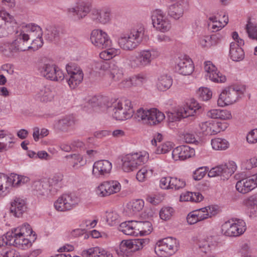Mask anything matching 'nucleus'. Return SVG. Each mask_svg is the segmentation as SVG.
Returning <instances> with one entry per match:
<instances>
[{
  "instance_id": "f257e3e1",
  "label": "nucleus",
  "mask_w": 257,
  "mask_h": 257,
  "mask_svg": "<svg viewBox=\"0 0 257 257\" xmlns=\"http://www.w3.org/2000/svg\"><path fill=\"white\" fill-rule=\"evenodd\" d=\"M88 104L93 108L98 106L102 109H108L112 112L113 117L118 120L130 118L134 113L132 102L129 100H116L110 103L106 97L94 96L89 100Z\"/></svg>"
},
{
  "instance_id": "f03ea898",
  "label": "nucleus",
  "mask_w": 257,
  "mask_h": 257,
  "mask_svg": "<svg viewBox=\"0 0 257 257\" xmlns=\"http://www.w3.org/2000/svg\"><path fill=\"white\" fill-rule=\"evenodd\" d=\"M119 229L124 234L138 236L146 235L150 234L152 229V223L148 221H129L122 222L119 225Z\"/></svg>"
},
{
  "instance_id": "7ed1b4c3",
  "label": "nucleus",
  "mask_w": 257,
  "mask_h": 257,
  "mask_svg": "<svg viewBox=\"0 0 257 257\" xmlns=\"http://www.w3.org/2000/svg\"><path fill=\"white\" fill-rule=\"evenodd\" d=\"M145 34V30L140 27L134 29L128 34L121 35L118 39L119 47L126 51H132L141 43Z\"/></svg>"
},
{
  "instance_id": "20e7f679",
  "label": "nucleus",
  "mask_w": 257,
  "mask_h": 257,
  "mask_svg": "<svg viewBox=\"0 0 257 257\" xmlns=\"http://www.w3.org/2000/svg\"><path fill=\"white\" fill-rule=\"evenodd\" d=\"M160 55V52L157 49L151 48L141 50L138 55L130 60L131 67L135 69H144L150 66L152 61Z\"/></svg>"
},
{
  "instance_id": "39448f33",
  "label": "nucleus",
  "mask_w": 257,
  "mask_h": 257,
  "mask_svg": "<svg viewBox=\"0 0 257 257\" xmlns=\"http://www.w3.org/2000/svg\"><path fill=\"white\" fill-rule=\"evenodd\" d=\"M37 69L41 75L54 81H62L64 78L62 70L46 59H43L37 64Z\"/></svg>"
},
{
  "instance_id": "423d86ee",
  "label": "nucleus",
  "mask_w": 257,
  "mask_h": 257,
  "mask_svg": "<svg viewBox=\"0 0 257 257\" xmlns=\"http://www.w3.org/2000/svg\"><path fill=\"white\" fill-rule=\"evenodd\" d=\"M149 158V154L145 151L127 154L122 159V169L125 172L133 171L146 163Z\"/></svg>"
},
{
  "instance_id": "0eeeda50",
  "label": "nucleus",
  "mask_w": 257,
  "mask_h": 257,
  "mask_svg": "<svg viewBox=\"0 0 257 257\" xmlns=\"http://www.w3.org/2000/svg\"><path fill=\"white\" fill-rule=\"evenodd\" d=\"M135 118L138 121H142L145 123L156 125L162 121L165 116L157 108L145 109L141 108L138 109L135 114Z\"/></svg>"
},
{
  "instance_id": "6e6552de",
  "label": "nucleus",
  "mask_w": 257,
  "mask_h": 257,
  "mask_svg": "<svg viewBox=\"0 0 257 257\" xmlns=\"http://www.w3.org/2000/svg\"><path fill=\"white\" fill-rule=\"evenodd\" d=\"M201 108V106L196 100L191 99L183 107L179 108L175 113L168 112L167 115L169 121L173 122L182 118L193 116Z\"/></svg>"
},
{
  "instance_id": "1a4fd4ad",
  "label": "nucleus",
  "mask_w": 257,
  "mask_h": 257,
  "mask_svg": "<svg viewBox=\"0 0 257 257\" xmlns=\"http://www.w3.org/2000/svg\"><path fill=\"white\" fill-rule=\"evenodd\" d=\"M243 93V89L239 86L232 85L224 89L220 93L217 100L219 106H224L236 102Z\"/></svg>"
},
{
  "instance_id": "9d476101",
  "label": "nucleus",
  "mask_w": 257,
  "mask_h": 257,
  "mask_svg": "<svg viewBox=\"0 0 257 257\" xmlns=\"http://www.w3.org/2000/svg\"><path fill=\"white\" fill-rule=\"evenodd\" d=\"M149 243L148 238H138L122 240L119 245L118 254L122 256H128L131 252L143 248Z\"/></svg>"
},
{
  "instance_id": "9b49d317",
  "label": "nucleus",
  "mask_w": 257,
  "mask_h": 257,
  "mask_svg": "<svg viewBox=\"0 0 257 257\" xmlns=\"http://www.w3.org/2000/svg\"><path fill=\"white\" fill-rule=\"evenodd\" d=\"M246 229L245 222L242 219L225 222L221 226V232L224 235L236 237L243 234Z\"/></svg>"
},
{
  "instance_id": "f8f14e48",
  "label": "nucleus",
  "mask_w": 257,
  "mask_h": 257,
  "mask_svg": "<svg viewBox=\"0 0 257 257\" xmlns=\"http://www.w3.org/2000/svg\"><path fill=\"white\" fill-rule=\"evenodd\" d=\"M80 202L79 198L73 193L63 194L54 202L55 208L58 211L70 210Z\"/></svg>"
},
{
  "instance_id": "ddd939ff",
  "label": "nucleus",
  "mask_w": 257,
  "mask_h": 257,
  "mask_svg": "<svg viewBox=\"0 0 257 257\" xmlns=\"http://www.w3.org/2000/svg\"><path fill=\"white\" fill-rule=\"evenodd\" d=\"M178 248L179 242L176 239L168 237L157 242L155 251L158 255L163 256L164 253L171 255L176 252L178 250Z\"/></svg>"
},
{
  "instance_id": "4468645a",
  "label": "nucleus",
  "mask_w": 257,
  "mask_h": 257,
  "mask_svg": "<svg viewBox=\"0 0 257 257\" xmlns=\"http://www.w3.org/2000/svg\"><path fill=\"white\" fill-rule=\"evenodd\" d=\"M66 69L69 76L66 79L68 84L70 88L74 89L83 79L84 74L82 70L76 64L72 63L68 64L66 66Z\"/></svg>"
},
{
  "instance_id": "2eb2a0df",
  "label": "nucleus",
  "mask_w": 257,
  "mask_h": 257,
  "mask_svg": "<svg viewBox=\"0 0 257 257\" xmlns=\"http://www.w3.org/2000/svg\"><path fill=\"white\" fill-rule=\"evenodd\" d=\"M151 19L154 27L161 32H168L171 29L170 21L160 9H156L151 12Z\"/></svg>"
},
{
  "instance_id": "dca6fc26",
  "label": "nucleus",
  "mask_w": 257,
  "mask_h": 257,
  "mask_svg": "<svg viewBox=\"0 0 257 257\" xmlns=\"http://www.w3.org/2000/svg\"><path fill=\"white\" fill-rule=\"evenodd\" d=\"M236 169V166L234 162H229L228 164H222L212 168L208 172L209 177L220 176L221 179H228Z\"/></svg>"
},
{
  "instance_id": "f3484780",
  "label": "nucleus",
  "mask_w": 257,
  "mask_h": 257,
  "mask_svg": "<svg viewBox=\"0 0 257 257\" xmlns=\"http://www.w3.org/2000/svg\"><path fill=\"white\" fill-rule=\"evenodd\" d=\"M231 36L235 42H232L230 44V58L234 61H241L244 57V52L241 47L244 45V41L239 38L238 34L236 32H233Z\"/></svg>"
},
{
  "instance_id": "a211bd4d",
  "label": "nucleus",
  "mask_w": 257,
  "mask_h": 257,
  "mask_svg": "<svg viewBox=\"0 0 257 257\" xmlns=\"http://www.w3.org/2000/svg\"><path fill=\"white\" fill-rule=\"evenodd\" d=\"M228 126L226 122H221L214 120L202 122L199 124V127L202 133L205 135H214L224 131Z\"/></svg>"
},
{
  "instance_id": "6ab92c4d",
  "label": "nucleus",
  "mask_w": 257,
  "mask_h": 257,
  "mask_svg": "<svg viewBox=\"0 0 257 257\" xmlns=\"http://www.w3.org/2000/svg\"><path fill=\"white\" fill-rule=\"evenodd\" d=\"M90 40L95 47L103 49L111 46V41L107 34L101 30H93L91 33Z\"/></svg>"
},
{
  "instance_id": "aec40b11",
  "label": "nucleus",
  "mask_w": 257,
  "mask_h": 257,
  "mask_svg": "<svg viewBox=\"0 0 257 257\" xmlns=\"http://www.w3.org/2000/svg\"><path fill=\"white\" fill-rule=\"evenodd\" d=\"M23 32H26L29 34V37L34 35L36 33L37 38L33 40L31 46L27 47V49H33L34 51L37 50L43 46V42L42 38V32L40 27L33 24H30L23 26Z\"/></svg>"
},
{
  "instance_id": "412c9836",
  "label": "nucleus",
  "mask_w": 257,
  "mask_h": 257,
  "mask_svg": "<svg viewBox=\"0 0 257 257\" xmlns=\"http://www.w3.org/2000/svg\"><path fill=\"white\" fill-rule=\"evenodd\" d=\"M100 69L103 70H108L109 76L114 82H118L123 77V70L119 67L114 62L102 61L100 64Z\"/></svg>"
},
{
  "instance_id": "4be33fe9",
  "label": "nucleus",
  "mask_w": 257,
  "mask_h": 257,
  "mask_svg": "<svg viewBox=\"0 0 257 257\" xmlns=\"http://www.w3.org/2000/svg\"><path fill=\"white\" fill-rule=\"evenodd\" d=\"M111 169L112 164L108 160L97 161L93 164L92 175L95 178H102L110 173Z\"/></svg>"
},
{
  "instance_id": "5701e85b",
  "label": "nucleus",
  "mask_w": 257,
  "mask_h": 257,
  "mask_svg": "<svg viewBox=\"0 0 257 257\" xmlns=\"http://www.w3.org/2000/svg\"><path fill=\"white\" fill-rule=\"evenodd\" d=\"M204 68L207 79H209L211 81L217 83H223L226 81L225 76L218 71L215 66L211 61L205 62Z\"/></svg>"
},
{
  "instance_id": "b1692460",
  "label": "nucleus",
  "mask_w": 257,
  "mask_h": 257,
  "mask_svg": "<svg viewBox=\"0 0 257 257\" xmlns=\"http://www.w3.org/2000/svg\"><path fill=\"white\" fill-rule=\"evenodd\" d=\"M111 11L107 7L95 8L91 11L92 20L98 23L105 24L111 20Z\"/></svg>"
},
{
  "instance_id": "393cba45",
  "label": "nucleus",
  "mask_w": 257,
  "mask_h": 257,
  "mask_svg": "<svg viewBox=\"0 0 257 257\" xmlns=\"http://www.w3.org/2000/svg\"><path fill=\"white\" fill-rule=\"evenodd\" d=\"M257 175H252L249 177L242 179L237 182L236 189L240 193L245 194L257 186Z\"/></svg>"
},
{
  "instance_id": "a878e982",
  "label": "nucleus",
  "mask_w": 257,
  "mask_h": 257,
  "mask_svg": "<svg viewBox=\"0 0 257 257\" xmlns=\"http://www.w3.org/2000/svg\"><path fill=\"white\" fill-rule=\"evenodd\" d=\"M194 66L191 59L187 56L179 58L176 66V71L183 75H189L194 71Z\"/></svg>"
},
{
  "instance_id": "bb28decb",
  "label": "nucleus",
  "mask_w": 257,
  "mask_h": 257,
  "mask_svg": "<svg viewBox=\"0 0 257 257\" xmlns=\"http://www.w3.org/2000/svg\"><path fill=\"white\" fill-rule=\"evenodd\" d=\"M194 155V150L186 145L178 146L172 152V159L175 161L185 160Z\"/></svg>"
},
{
  "instance_id": "cd10ccee",
  "label": "nucleus",
  "mask_w": 257,
  "mask_h": 257,
  "mask_svg": "<svg viewBox=\"0 0 257 257\" xmlns=\"http://www.w3.org/2000/svg\"><path fill=\"white\" fill-rule=\"evenodd\" d=\"M75 123L74 118L72 115H66L55 120L53 128L59 132H68Z\"/></svg>"
},
{
  "instance_id": "c85d7f7f",
  "label": "nucleus",
  "mask_w": 257,
  "mask_h": 257,
  "mask_svg": "<svg viewBox=\"0 0 257 257\" xmlns=\"http://www.w3.org/2000/svg\"><path fill=\"white\" fill-rule=\"evenodd\" d=\"M91 5L86 2H80L74 7L69 9V12L78 20L85 18L90 12Z\"/></svg>"
},
{
  "instance_id": "c756f323",
  "label": "nucleus",
  "mask_w": 257,
  "mask_h": 257,
  "mask_svg": "<svg viewBox=\"0 0 257 257\" xmlns=\"http://www.w3.org/2000/svg\"><path fill=\"white\" fill-rule=\"evenodd\" d=\"M26 209L27 203L25 199L16 197L11 202L10 211L15 217L21 216Z\"/></svg>"
},
{
  "instance_id": "7c9ffc66",
  "label": "nucleus",
  "mask_w": 257,
  "mask_h": 257,
  "mask_svg": "<svg viewBox=\"0 0 257 257\" xmlns=\"http://www.w3.org/2000/svg\"><path fill=\"white\" fill-rule=\"evenodd\" d=\"M187 4L184 1H180L171 5L168 10L169 15L175 19H179L183 16Z\"/></svg>"
},
{
  "instance_id": "2f4dec72",
  "label": "nucleus",
  "mask_w": 257,
  "mask_h": 257,
  "mask_svg": "<svg viewBox=\"0 0 257 257\" xmlns=\"http://www.w3.org/2000/svg\"><path fill=\"white\" fill-rule=\"evenodd\" d=\"M33 188L37 193L41 196L51 195L50 187L47 180H40L36 181L33 183Z\"/></svg>"
},
{
  "instance_id": "473e14b6",
  "label": "nucleus",
  "mask_w": 257,
  "mask_h": 257,
  "mask_svg": "<svg viewBox=\"0 0 257 257\" xmlns=\"http://www.w3.org/2000/svg\"><path fill=\"white\" fill-rule=\"evenodd\" d=\"M63 177L62 174L57 173L47 180L50 187L51 195L55 194L62 187Z\"/></svg>"
},
{
  "instance_id": "72a5a7b5",
  "label": "nucleus",
  "mask_w": 257,
  "mask_h": 257,
  "mask_svg": "<svg viewBox=\"0 0 257 257\" xmlns=\"http://www.w3.org/2000/svg\"><path fill=\"white\" fill-rule=\"evenodd\" d=\"M13 245L22 249H26L30 247L32 242L27 236L13 233Z\"/></svg>"
},
{
  "instance_id": "f704fd0d",
  "label": "nucleus",
  "mask_w": 257,
  "mask_h": 257,
  "mask_svg": "<svg viewBox=\"0 0 257 257\" xmlns=\"http://www.w3.org/2000/svg\"><path fill=\"white\" fill-rule=\"evenodd\" d=\"M173 80L170 76L163 74L158 77L156 86L160 91H166L172 86Z\"/></svg>"
},
{
  "instance_id": "c9c22d12",
  "label": "nucleus",
  "mask_w": 257,
  "mask_h": 257,
  "mask_svg": "<svg viewBox=\"0 0 257 257\" xmlns=\"http://www.w3.org/2000/svg\"><path fill=\"white\" fill-rule=\"evenodd\" d=\"M54 96V93L49 87L44 86L37 92L36 97L41 101L48 102L51 101Z\"/></svg>"
},
{
  "instance_id": "e433bc0d",
  "label": "nucleus",
  "mask_w": 257,
  "mask_h": 257,
  "mask_svg": "<svg viewBox=\"0 0 257 257\" xmlns=\"http://www.w3.org/2000/svg\"><path fill=\"white\" fill-rule=\"evenodd\" d=\"M83 254L85 257H112L110 252L98 247L90 248L84 251Z\"/></svg>"
},
{
  "instance_id": "4c0bfd02",
  "label": "nucleus",
  "mask_w": 257,
  "mask_h": 257,
  "mask_svg": "<svg viewBox=\"0 0 257 257\" xmlns=\"http://www.w3.org/2000/svg\"><path fill=\"white\" fill-rule=\"evenodd\" d=\"M1 15L4 16H2V18H0V38L5 37L10 33V32H7L6 27L8 28V25L13 19L8 13H4Z\"/></svg>"
},
{
  "instance_id": "58836bf2",
  "label": "nucleus",
  "mask_w": 257,
  "mask_h": 257,
  "mask_svg": "<svg viewBox=\"0 0 257 257\" xmlns=\"http://www.w3.org/2000/svg\"><path fill=\"white\" fill-rule=\"evenodd\" d=\"M11 230L15 234H19L25 236L31 235L33 233V230L30 225L26 223L16 228H13Z\"/></svg>"
},
{
  "instance_id": "ea45409f",
  "label": "nucleus",
  "mask_w": 257,
  "mask_h": 257,
  "mask_svg": "<svg viewBox=\"0 0 257 257\" xmlns=\"http://www.w3.org/2000/svg\"><path fill=\"white\" fill-rule=\"evenodd\" d=\"M106 221L109 226H114L118 224L120 221V217L118 213L113 210L105 212Z\"/></svg>"
},
{
  "instance_id": "a19ab883",
  "label": "nucleus",
  "mask_w": 257,
  "mask_h": 257,
  "mask_svg": "<svg viewBox=\"0 0 257 257\" xmlns=\"http://www.w3.org/2000/svg\"><path fill=\"white\" fill-rule=\"evenodd\" d=\"M153 170L144 167L140 169L137 173L136 178L141 182H143L153 175Z\"/></svg>"
},
{
  "instance_id": "79ce46f5",
  "label": "nucleus",
  "mask_w": 257,
  "mask_h": 257,
  "mask_svg": "<svg viewBox=\"0 0 257 257\" xmlns=\"http://www.w3.org/2000/svg\"><path fill=\"white\" fill-rule=\"evenodd\" d=\"M212 148L215 150H224L228 148L229 143L225 139L215 138L211 140Z\"/></svg>"
},
{
  "instance_id": "37998d69",
  "label": "nucleus",
  "mask_w": 257,
  "mask_h": 257,
  "mask_svg": "<svg viewBox=\"0 0 257 257\" xmlns=\"http://www.w3.org/2000/svg\"><path fill=\"white\" fill-rule=\"evenodd\" d=\"M107 181L101 183L96 188L95 193L100 197H105L110 195Z\"/></svg>"
},
{
  "instance_id": "c03bdc74",
  "label": "nucleus",
  "mask_w": 257,
  "mask_h": 257,
  "mask_svg": "<svg viewBox=\"0 0 257 257\" xmlns=\"http://www.w3.org/2000/svg\"><path fill=\"white\" fill-rule=\"evenodd\" d=\"M120 52V49L111 48L102 51L99 54V57L104 60H108L115 56L118 55Z\"/></svg>"
},
{
  "instance_id": "a18cd8bd",
  "label": "nucleus",
  "mask_w": 257,
  "mask_h": 257,
  "mask_svg": "<svg viewBox=\"0 0 257 257\" xmlns=\"http://www.w3.org/2000/svg\"><path fill=\"white\" fill-rule=\"evenodd\" d=\"M246 206L250 217L257 216V201L253 198H249L246 201Z\"/></svg>"
},
{
  "instance_id": "49530a36",
  "label": "nucleus",
  "mask_w": 257,
  "mask_h": 257,
  "mask_svg": "<svg viewBox=\"0 0 257 257\" xmlns=\"http://www.w3.org/2000/svg\"><path fill=\"white\" fill-rule=\"evenodd\" d=\"M144 206V202L142 199L133 200L127 204V208L132 213L135 214L142 210Z\"/></svg>"
},
{
  "instance_id": "de8ad7c7",
  "label": "nucleus",
  "mask_w": 257,
  "mask_h": 257,
  "mask_svg": "<svg viewBox=\"0 0 257 257\" xmlns=\"http://www.w3.org/2000/svg\"><path fill=\"white\" fill-rule=\"evenodd\" d=\"M59 32L55 27H49L45 31V38L49 41H53L58 37Z\"/></svg>"
},
{
  "instance_id": "09e8293b",
  "label": "nucleus",
  "mask_w": 257,
  "mask_h": 257,
  "mask_svg": "<svg viewBox=\"0 0 257 257\" xmlns=\"http://www.w3.org/2000/svg\"><path fill=\"white\" fill-rule=\"evenodd\" d=\"M173 148V144L170 142H166L159 145L156 150V153L157 154H166L172 150Z\"/></svg>"
},
{
  "instance_id": "8fccbe9b",
  "label": "nucleus",
  "mask_w": 257,
  "mask_h": 257,
  "mask_svg": "<svg viewBox=\"0 0 257 257\" xmlns=\"http://www.w3.org/2000/svg\"><path fill=\"white\" fill-rule=\"evenodd\" d=\"M6 182L5 184H7L9 187L10 186L13 187H18L21 185V180H19V175L17 174H11L9 177L6 176Z\"/></svg>"
},
{
  "instance_id": "3c124183",
  "label": "nucleus",
  "mask_w": 257,
  "mask_h": 257,
  "mask_svg": "<svg viewBox=\"0 0 257 257\" xmlns=\"http://www.w3.org/2000/svg\"><path fill=\"white\" fill-rule=\"evenodd\" d=\"M186 181L183 178L172 177L171 189L176 190L184 188L186 186Z\"/></svg>"
},
{
  "instance_id": "603ef678",
  "label": "nucleus",
  "mask_w": 257,
  "mask_h": 257,
  "mask_svg": "<svg viewBox=\"0 0 257 257\" xmlns=\"http://www.w3.org/2000/svg\"><path fill=\"white\" fill-rule=\"evenodd\" d=\"M65 158L67 160L68 163L71 164L74 169L78 168V163H80L82 161V158L76 154L67 155Z\"/></svg>"
},
{
  "instance_id": "864d4df0",
  "label": "nucleus",
  "mask_w": 257,
  "mask_h": 257,
  "mask_svg": "<svg viewBox=\"0 0 257 257\" xmlns=\"http://www.w3.org/2000/svg\"><path fill=\"white\" fill-rule=\"evenodd\" d=\"M13 233L12 230L7 232L5 234L0 237V247L9 245H13Z\"/></svg>"
},
{
  "instance_id": "5fc2aeb1",
  "label": "nucleus",
  "mask_w": 257,
  "mask_h": 257,
  "mask_svg": "<svg viewBox=\"0 0 257 257\" xmlns=\"http://www.w3.org/2000/svg\"><path fill=\"white\" fill-rule=\"evenodd\" d=\"M246 32L248 37L253 40H257V26L248 22L246 25Z\"/></svg>"
},
{
  "instance_id": "6e6d98bb",
  "label": "nucleus",
  "mask_w": 257,
  "mask_h": 257,
  "mask_svg": "<svg viewBox=\"0 0 257 257\" xmlns=\"http://www.w3.org/2000/svg\"><path fill=\"white\" fill-rule=\"evenodd\" d=\"M18 41L16 39L9 46V51L11 55H14V54L18 53L20 51H25L27 50V47H21L20 45L17 43Z\"/></svg>"
},
{
  "instance_id": "4d7b16f0",
  "label": "nucleus",
  "mask_w": 257,
  "mask_h": 257,
  "mask_svg": "<svg viewBox=\"0 0 257 257\" xmlns=\"http://www.w3.org/2000/svg\"><path fill=\"white\" fill-rule=\"evenodd\" d=\"M174 212L173 208L170 207H163L160 211V218L164 220H167L171 218Z\"/></svg>"
},
{
  "instance_id": "13d9d810",
  "label": "nucleus",
  "mask_w": 257,
  "mask_h": 257,
  "mask_svg": "<svg viewBox=\"0 0 257 257\" xmlns=\"http://www.w3.org/2000/svg\"><path fill=\"white\" fill-rule=\"evenodd\" d=\"M199 98L203 100L207 101L212 96V92L207 87L200 88L198 91Z\"/></svg>"
},
{
  "instance_id": "bf43d9fd",
  "label": "nucleus",
  "mask_w": 257,
  "mask_h": 257,
  "mask_svg": "<svg viewBox=\"0 0 257 257\" xmlns=\"http://www.w3.org/2000/svg\"><path fill=\"white\" fill-rule=\"evenodd\" d=\"M107 181L109 185L108 187L110 195L116 193L120 191L121 189V185L117 181L110 180Z\"/></svg>"
},
{
  "instance_id": "052dcab7",
  "label": "nucleus",
  "mask_w": 257,
  "mask_h": 257,
  "mask_svg": "<svg viewBox=\"0 0 257 257\" xmlns=\"http://www.w3.org/2000/svg\"><path fill=\"white\" fill-rule=\"evenodd\" d=\"M29 39V34L26 32H23V27H22V30L19 35V38L16 39V41H18V43L21 46V47H25V43Z\"/></svg>"
},
{
  "instance_id": "680f3d73",
  "label": "nucleus",
  "mask_w": 257,
  "mask_h": 257,
  "mask_svg": "<svg viewBox=\"0 0 257 257\" xmlns=\"http://www.w3.org/2000/svg\"><path fill=\"white\" fill-rule=\"evenodd\" d=\"M206 167H200L197 169L194 172L193 179L195 180H200L206 174Z\"/></svg>"
},
{
  "instance_id": "e2e57ef3",
  "label": "nucleus",
  "mask_w": 257,
  "mask_h": 257,
  "mask_svg": "<svg viewBox=\"0 0 257 257\" xmlns=\"http://www.w3.org/2000/svg\"><path fill=\"white\" fill-rule=\"evenodd\" d=\"M200 221L209 218V213L205 207L195 210Z\"/></svg>"
},
{
  "instance_id": "0e129e2a",
  "label": "nucleus",
  "mask_w": 257,
  "mask_h": 257,
  "mask_svg": "<svg viewBox=\"0 0 257 257\" xmlns=\"http://www.w3.org/2000/svg\"><path fill=\"white\" fill-rule=\"evenodd\" d=\"M172 177H163L160 181V186L164 189H171Z\"/></svg>"
},
{
  "instance_id": "69168bd1",
  "label": "nucleus",
  "mask_w": 257,
  "mask_h": 257,
  "mask_svg": "<svg viewBox=\"0 0 257 257\" xmlns=\"http://www.w3.org/2000/svg\"><path fill=\"white\" fill-rule=\"evenodd\" d=\"M246 140L250 144H254L257 142V128L253 129L248 133Z\"/></svg>"
},
{
  "instance_id": "338daca9",
  "label": "nucleus",
  "mask_w": 257,
  "mask_h": 257,
  "mask_svg": "<svg viewBox=\"0 0 257 257\" xmlns=\"http://www.w3.org/2000/svg\"><path fill=\"white\" fill-rule=\"evenodd\" d=\"M134 85H141L144 83L146 81V77L142 75H137L132 77Z\"/></svg>"
},
{
  "instance_id": "774afa93",
  "label": "nucleus",
  "mask_w": 257,
  "mask_h": 257,
  "mask_svg": "<svg viewBox=\"0 0 257 257\" xmlns=\"http://www.w3.org/2000/svg\"><path fill=\"white\" fill-rule=\"evenodd\" d=\"M244 166L246 170H250L253 167H257V157L245 161L244 162Z\"/></svg>"
}]
</instances>
